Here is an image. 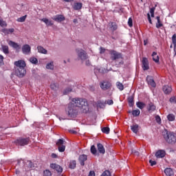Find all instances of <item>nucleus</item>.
Instances as JSON below:
<instances>
[{"label":"nucleus","mask_w":176,"mask_h":176,"mask_svg":"<svg viewBox=\"0 0 176 176\" xmlns=\"http://www.w3.org/2000/svg\"><path fill=\"white\" fill-rule=\"evenodd\" d=\"M109 53L111 56V60H112V61H115L116 66L118 68H120V67L124 64V60H123V54L122 53L113 50H109Z\"/></svg>","instance_id":"nucleus-2"},{"label":"nucleus","mask_w":176,"mask_h":176,"mask_svg":"<svg viewBox=\"0 0 176 176\" xmlns=\"http://www.w3.org/2000/svg\"><path fill=\"white\" fill-rule=\"evenodd\" d=\"M16 145H19L20 146H25V145H28L30 142H31V140L30 138H19L16 140H15Z\"/></svg>","instance_id":"nucleus-6"},{"label":"nucleus","mask_w":176,"mask_h":176,"mask_svg":"<svg viewBox=\"0 0 176 176\" xmlns=\"http://www.w3.org/2000/svg\"><path fill=\"white\" fill-rule=\"evenodd\" d=\"M79 108H80L83 113H87L89 112V103H87V100L79 98H73L65 109L67 116L73 118H76L79 112Z\"/></svg>","instance_id":"nucleus-1"},{"label":"nucleus","mask_w":176,"mask_h":176,"mask_svg":"<svg viewBox=\"0 0 176 176\" xmlns=\"http://www.w3.org/2000/svg\"><path fill=\"white\" fill-rule=\"evenodd\" d=\"M133 153H134V155H136V156H138L140 155V153L138 151H133Z\"/></svg>","instance_id":"nucleus-60"},{"label":"nucleus","mask_w":176,"mask_h":176,"mask_svg":"<svg viewBox=\"0 0 176 176\" xmlns=\"http://www.w3.org/2000/svg\"><path fill=\"white\" fill-rule=\"evenodd\" d=\"M155 120H156L157 123H158L159 124H160L162 123V118H160V116H155Z\"/></svg>","instance_id":"nucleus-45"},{"label":"nucleus","mask_w":176,"mask_h":176,"mask_svg":"<svg viewBox=\"0 0 176 176\" xmlns=\"http://www.w3.org/2000/svg\"><path fill=\"white\" fill-rule=\"evenodd\" d=\"M8 32H11V33L14 32V29H13V28L9 29Z\"/></svg>","instance_id":"nucleus-62"},{"label":"nucleus","mask_w":176,"mask_h":176,"mask_svg":"<svg viewBox=\"0 0 176 176\" xmlns=\"http://www.w3.org/2000/svg\"><path fill=\"white\" fill-rule=\"evenodd\" d=\"M131 130L133 131V133L137 134V133L140 131V126L137 124H133L131 126Z\"/></svg>","instance_id":"nucleus-18"},{"label":"nucleus","mask_w":176,"mask_h":176,"mask_svg":"<svg viewBox=\"0 0 176 176\" xmlns=\"http://www.w3.org/2000/svg\"><path fill=\"white\" fill-rule=\"evenodd\" d=\"M140 113H141V111H140V109H136V110L132 111L133 116H135V117L140 116Z\"/></svg>","instance_id":"nucleus-33"},{"label":"nucleus","mask_w":176,"mask_h":176,"mask_svg":"<svg viewBox=\"0 0 176 176\" xmlns=\"http://www.w3.org/2000/svg\"><path fill=\"white\" fill-rule=\"evenodd\" d=\"M170 102L173 103V104H176V97L175 96H172L170 99H169Z\"/></svg>","instance_id":"nucleus-46"},{"label":"nucleus","mask_w":176,"mask_h":176,"mask_svg":"<svg viewBox=\"0 0 176 176\" xmlns=\"http://www.w3.org/2000/svg\"><path fill=\"white\" fill-rule=\"evenodd\" d=\"M104 102H106V104H107L108 105H112L113 104V100H106Z\"/></svg>","instance_id":"nucleus-50"},{"label":"nucleus","mask_w":176,"mask_h":176,"mask_svg":"<svg viewBox=\"0 0 176 176\" xmlns=\"http://www.w3.org/2000/svg\"><path fill=\"white\" fill-rule=\"evenodd\" d=\"M64 142H65L64 141L63 139H59L56 142V145H57V146H61L64 145Z\"/></svg>","instance_id":"nucleus-36"},{"label":"nucleus","mask_w":176,"mask_h":176,"mask_svg":"<svg viewBox=\"0 0 176 176\" xmlns=\"http://www.w3.org/2000/svg\"><path fill=\"white\" fill-rule=\"evenodd\" d=\"M128 25L131 27L133 25V19L132 18H129V21H128Z\"/></svg>","instance_id":"nucleus-53"},{"label":"nucleus","mask_w":176,"mask_h":176,"mask_svg":"<svg viewBox=\"0 0 176 176\" xmlns=\"http://www.w3.org/2000/svg\"><path fill=\"white\" fill-rule=\"evenodd\" d=\"M172 42L174 45V47H176V34H173L172 36Z\"/></svg>","instance_id":"nucleus-43"},{"label":"nucleus","mask_w":176,"mask_h":176,"mask_svg":"<svg viewBox=\"0 0 176 176\" xmlns=\"http://www.w3.org/2000/svg\"><path fill=\"white\" fill-rule=\"evenodd\" d=\"M112 86V84L108 81H103L100 82V87L102 90H109L111 89V87Z\"/></svg>","instance_id":"nucleus-7"},{"label":"nucleus","mask_w":176,"mask_h":176,"mask_svg":"<svg viewBox=\"0 0 176 176\" xmlns=\"http://www.w3.org/2000/svg\"><path fill=\"white\" fill-rule=\"evenodd\" d=\"M156 6H157V5H155V7H153V8H150V13L151 14L155 13V10H156Z\"/></svg>","instance_id":"nucleus-49"},{"label":"nucleus","mask_w":176,"mask_h":176,"mask_svg":"<svg viewBox=\"0 0 176 176\" xmlns=\"http://www.w3.org/2000/svg\"><path fill=\"white\" fill-rule=\"evenodd\" d=\"M73 22L74 23V24H76L78 23V19H74L73 20Z\"/></svg>","instance_id":"nucleus-64"},{"label":"nucleus","mask_w":176,"mask_h":176,"mask_svg":"<svg viewBox=\"0 0 176 176\" xmlns=\"http://www.w3.org/2000/svg\"><path fill=\"white\" fill-rule=\"evenodd\" d=\"M41 21H43V23H45L46 24V25H47V27H52V25H54V23H53V22H52V21H49V19H47L46 18H43Z\"/></svg>","instance_id":"nucleus-23"},{"label":"nucleus","mask_w":176,"mask_h":176,"mask_svg":"<svg viewBox=\"0 0 176 176\" xmlns=\"http://www.w3.org/2000/svg\"><path fill=\"white\" fill-rule=\"evenodd\" d=\"M155 109H156V106H155V104L152 103V102H150L148 103V112H153Z\"/></svg>","instance_id":"nucleus-22"},{"label":"nucleus","mask_w":176,"mask_h":176,"mask_svg":"<svg viewBox=\"0 0 176 176\" xmlns=\"http://www.w3.org/2000/svg\"><path fill=\"white\" fill-rule=\"evenodd\" d=\"M147 18L150 24H152V19H151V14H149V13L147 14Z\"/></svg>","instance_id":"nucleus-55"},{"label":"nucleus","mask_w":176,"mask_h":176,"mask_svg":"<svg viewBox=\"0 0 176 176\" xmlns=\"http://www.w3.org/2000/svg\"><path fill=\"white\" fill-rule=\"evenodd\" d=\"M155 156L158 159H160L162 157H164V156H166V151H164L163 150H160V151L156 152Z\"/></svg>","instance_id":"nucleus-17"},{"label":"nucleus","mask_w":176,"mask_h":176,"mask_svg":"<svg viewBox=\"0 0 176 176\" xmlns=\"http://www.w3.org/2000/svg\"><path fill=\"white\" fill-rule=\"evenodd\" d=\"M28 167L30 168H34V167H35V166H34V163H32V162L29 161Z\"/></svg>","instance_id":"nucleus-52"},{"label":"nucleus","mask_w":176,"mask_h":176,"mask_svg":"<svg viewBox=\"0 0 176 176\" xmlns=\"http://www.w3.org/2000/svg\"><path fill=\"white\" fill-rule=\"evenodd\" d=\"M71 91H72V88L67 87L65 89L63 94H69V93H71Z\"/></svg>","instance_id":"nucleus-41"},{"label":"nucleus","mask_w":176,"mask_h":176,"mask_svg":"<svg viewBox=\"0 0 176 176\" xmlns=\"http://www.w3.org/2000/svg\"><path fill=\"white\" fill-rule=\"evenodd\" d=\"M87 160V155L82 154L79 156L78 161L80 162V166H85V162Z\"/></svg>","instance_id":"nucleus-14"},{"label":"nucleus","mask_w":176,"mask_h":176,"mask_svg":"<svg viewBox=\"0 0 176 176\" xmlns=\"http://www.w3.org/2000/svg\"><path fill=\"white\" fill-rule=\"evenodd\" d=\"M102 133L104 134H109V127H103L102 128Z\"/></svg>","instance_id":"nucleus-40"},{"label":"nucleus","mask_w":176,"mask_h":176,"mask_svg":"<svg viewBox=\"0 0 176 176\" xmlns=\"http://www.w3.org/2000/svg\"><path fill=\"white\" fill-rule=\"evenodd\" d=\"M100 54H104V53H105V48L100 47Z\"/></svg>","instance_id":"nucleus-54"},{"label":"nucleus","mask_w":176,"mask_h":176,"mask_svg":"<svg viewBox=\"0 0 176 176\" xmlns=\"http://www.w3.org/2000/svg\"><path fill=\"white\" fill-rule=\"evenodd\" d=\"M3 63V56L0 55V65Z\"/></svg>","instance_id":"nucleus-57"},{"label":"nucleus","mask_w":176,"mask_h":176,"mask_svg":"<svg viewBox=\"0 0 176 176\" xmlns=\"http://www.w3.org/2000/svg\"><path fill=\"white\" fill-rule=\"evenodd\" d=\"M50 88L52 89V90H58V84L55 83V82H52L50 85Z\"/></svg>","instance_id":"nucleus-32"},{"label":"nucleus","mask_w":176,"mask_h":176,"mask_svg":"<svg viewBox=\"0 0 176 176\" xmlns=\"http://www.w3.org/2000/svg\"><path fill=\"white\" fill-rule=\"evenodd\" d=\"M164 94H170L173 91V88L170 85H164L162 87Z\"/></svg>","instance_id":"nucleus-15"},{"label":"nucleus","mask_w":176,"mask_h":176,"mask_svg":"<svg viewBox=\"0 0 176 176\" xmlns=\"http://www.w3.org/2000/svg\"><path fill=\"white\" fill-rule=\"evenodd\" d=\"M109 26L111 31H116L118 30V25L115 22L110 23Z\"/></svg>","instance_id":"nucleus-24"},{"label":"nucleus","mask_w":176,"mask_h":176,"mask_svg":"<svg viewBox=\"0 0 176 176\" xmlns=\"http://www.w3.org/2000/svg\"><path fill=\"white\" fill-rule=\"evenodd\" d=\"M9 46H11V47H13V49H15L16 50H20L21 49V46L19 45L17 43H15L14 41H10L8 42Z\"/></svg>","instance_id":"nucleus-12"},{"label":"nucleus","mask_w":176,"mask_h":176,"mask_svg":"<svg viewBox=\"0 0 176 176\" xmlns=\"http://www.w3.org/2000/svg\"><path fill=\"white\" fill-rule=\"evenodd\" d=\"M128 102L129 107H133L134 105V97L133 96H129L128 98Z\"/></svg>","instance_id":"nucleus-25"},{"label":"nucleus","mask_w":176,"mask_h":176,"mask_svg":"<svg viewBox=\"0 0 176 176\" xmlns=\"http://www.w3.org/2000/svg\"><path fill=\"white\" fill-rule=\"evenodd\" d=\"M82 6H83V3L76 2L74 3L73 9L74 10H80Z\"/></svg>","instance_id":"nucleus-19"},{"label":"nucleus","mask_w":176,"mask_h":176,"mask_svg":"<svg viewBox=\"0 0 176 176\" xmlns=\"http://www.w3.org/2000/svg\"><path fill=\"white\" fill-rule=\"evenodd\" d=\"M88 176H96V173L94 170H91Z\"/></svg>","instance_id":"nucleus-56"},{"label":"nucleus","mask_w":176,"mask_h":176,"mask_svg":"<svg viewBox=\"0 0 176 176\" xmlns=\"http://www.w3.org/2000/svg\"><path fill=\"white\" fill-rule=\"evenodd\" d=\"M144 46H146V45H148V40L144 41Z\"/></svg>","instance_id":"nucleus-63"},{"label":"nucleus","mask_w":176,"mask_h":176,"mask_svg":"<svg viewBox=\"0 0 176 176\" xmlns=\"http://www.w3.org/2000/svg\"><path fill=\"white\" fill-rule=\"evenodd\" d=\"M51 156L53 159H57L58 157L56 153H52Z\"/></svg>","instance_id":"nucleus-58"},{"label":"nucleus","mask_w":176,"mask_h":176,"mask_svg":"<svg viewBox=\"0 0 176 176\" xmlns=\"http://www.w3.org/2000/svg\"><path fill=\"white\" fill-rule=\"evenodd\" d=\"M164 173L166 176H174V171H173V169H171V168H166L164 170Z\"/></svg>","instance_id":"nucleus-20"},{"label":"nucleus","mask_w":176,"mask_h":176,"mask_svg":"<svg viewBox=\"0 0 176 176\" xmlns=\"http://www.w3.org/2000/svg\"><path fill=\"white\" fill-rule=\"evenodd\" d=\"M1 49L5 54H9V47L8 45H2Z\"/></svg>","instance_id":"nucleus-29"},{"label":"nucleus","mask_w":176,"mask_h":176,"mask_svg":"<svg viewBox=\"0 0 176 176\" xmlns=\"http://www.w3.org/2000/svg\"><path fill=\"white\" fill-rule=\"evenodd\" d=\"M97 148L99 153H101L102 155L105 153V148H104V145H102V144L98 143L97 144Z\"/></svg>","instance_id":"nucleus-16"},{"label":"nucleus","mask_w":176,"mask_h":176,"mask_svg":"<svg viewBox=\"0 0 176 176\" xmlns=\"http://www.w3.org/2000/svg\"><path fill=\"white\" fill-rule=\"evenodd\" d=\"M25 19H27V15L19 18L17 21H19V23H24V21H25Z\"/></svg>","instance_id":"nucleus-39"},{"label":"nucleus","mask_w":176,"mask_h":176,"mask_svg":"<svg viewBox=\"0 0 176 176\" xmlns=\"http://www.w3.org/2000/svg\"><path fill=\"white\" fill-rule=\"evenodd\" d=\"M153 61H155V63H159L160 61V58H159V56H157L156 58L155 56H153Z\"/></svg>","instance_id":"nucleus-51"},{"label":"nucleus","mask_w":176,"mask_h":176,"mask_svg":"<svg viewBox=\"0 0 176 176\" xmlns=\"http://www.w3.org/2000/svg\"><path fill=\"white\" fill-rule=\"evenodd\" d=\"M105 105H107V102H102L100 100L98 102V106L99 108H105Z\"/></svg>","instance_id":"nucleus-34"},{"label":"nucleus","mask_w":176,"mask_h":176,"mask_svg":"<svg viewBox=\"0 0 176 176\" xmlns=\"http://www.w3.org/2000/svg\"><path fill=\"white\" fill-rule=\"evenodd\" d=\"M47 69H51L53 71L54 69V62H50L46 65Z\"/></svg>","instance_id":"nucleus-27"},{"label":"nucleus","mask_w":176,"mask_h":176,"mask_svg":"<svg viewBox=\"0 0 176 176\" xmlns=\"http://www.w3.org/2000/svg\"><path fill=\"white\" fill-rule=\"evenodd\" d=\"M85 65H87V67L90 66V65H91L90 60H86Z\"/></svg>","instance_id":"nucleus-59"},{"label":"nucleus","mask_w":176,"mask_h":176,"mask_svg":"<svg viewBox=\"0 0 176 176\" xmlns=\"http://www.w3.org/2000/svg\"><path fill=\"white\" fill-rule=\"evenodd\" d=\"M142 63L143 71H148V69H149V60H148V58L145 57L142 58Z\"/></svg>","instance_id":"nucleus-8"},{"label":"nucleus","mask_w":176,"mask_h":176,"mask_svg":"<svg viewBox=\"0 0 176 176\" xmlns=\"http://www.w3.org/2000/svg\"><path fill=\"white\" fill-rule=\"evenodd\" d=\"M167 119L169 122H174V120H175V116L173 113L168 114L167 116Z\"/></svg>","instance_id":"nucleus-31"},{"label":"nucleus","mask_w":176,"mask_h":176,"mask_svg":"<svg viewBox=\"0 0 176 176\" xmlns=\"http://www.w3.org/2000/svg\"><path fill=\"white\" fill-rule=\"evenodd\" d=\"M156 19L157 20V23H156V28H160V27H163V23L160 21V16H156Z\"/></svg>","instance_id":"nucleus-28"},{"label":"nucleus","mask_w":176,"mask_h":176,"mask_svg":"<svg viewBox=\"0 0 176 176\" xmlns=\"http://www.w3.org/2000/svg\"><path fill=\"white\" fill-rule=\"evenodd\" d=\"M14 65L16 76H18V78H24L27 74V70H25V61L23 60L15 61Z\"/></svg>","instance_id":"nucleus-3"},{"label":"nucleus","mask_w":176,"mask_h":176,"mask_svg":"<svg viewBox=\"0 0 176 176\" xmlns=\"http://www.w3.org/2000/svg\"><path fill=\"white\" fill-rule=\"evenodd\" d=\"M117 87H118V89H119V90H120L121 91L124 89V86L123 84L121 83L120 82H117Z\"/></svg>","instance_id":"nucleus-38"},{"label":"nucleus","mask_w":176,"mask_h":176,"mask_svg":"<svg viewBox=\"0 0 176 176\" xmlns=\"http://www.w3.org/2000/svg\"><path fill=\"white\" fill-rule=\"evenodd\" d=\"M148 163H150L151 166H156L157 164L156 161H153L152 160H149Z\"/></svg>","instance_id":"nucleus-48"},{"label":"nucleus","mask_w":176,"mask_h":176,"mask_svg":"<svg viewBox=\"0 0 176 176\" xmlns=\"http://www.w3.org/2000/svg\"><path fill=\"white\" fill-rule=\"evenodd\" d=\"M147 83L151 87H156V82H155V80L151 76H148L146 77Z\"/></svg>","instance_id":"nucleus-13"},{"label":"nucleus","mask_w":176,"mask_h":176,"mask_svg":"<svg viewBox=\"0 0 176 176\" xmlns=\"http://www.w3.org/2000/svg\"><path fill=\"white\" fill-rule=\"evenodd\" d=\"M76 53L77 54L78 60H80L81 61H86V60L89 59V55L87 54V52H86V51L82 48L76 49Z\"/></svg>","instance_id":"nucleus-5"},{"label":"nucleus","mask_w":176,"mask_h":176,"mask_svg":"<svg viewBox=\"0 0 176 176\" xmlns=\"http://www.w3.org/2000/svg\"><path fill=\"white\" fill-rule=\"evenodd\" d=\"M22 52L23 53V54H28L31 53V47L30 46V45H24L22 47Z\"/></svg>","instance_id":"nucleus-11"},{"label":"nucleus","mask_w":176,"mask_h":176,"mask_svg":"<svg viewBox=\"0 0 176 176\" xmlns=\"http://www.w3.org/2000/svg\"><path fill=\"white\" fill-rule=\"evenodd\" d=\"M100 176H111V172L109 170H104Z\"/></svg>","instance_id":"nucleus-42"},{"label":"nucleus","mask_w":176,"mask_h":176,"mask_svg":"<svg viewBox=\"0 0 176 176\" xmlns=\"http://www.w3.org/2000/svg\"><path fill=\"white\" fill-rule=\"evenodd\" d=\"M155 56H157V53L156 52H153L152 54V57H155Z\"/></svg>","instance_id":"nucleus-61"},{"label":"nucleus","mask_w":176,"mask_h":176,"mask_svg":"<svg viewBox=\"0 0 176 176\" xmlns=\"http://www.w3.org/2000/svg\"><path fill=\"white\" fill-rule=\"evenodd\" d=\"M69 168H72V170H74V168H76V160H72L70 161Z\"/></svg>","instance_id":"nucleus-26"},{"label":"nucleus","mask_w":176,"mask_h":176,"mask_svg":"<svg viewBox=\"0 0 176 176\" xmlns=\"http://www.w3.org/2000/svg\"><path fill=\"white\" fill-rule=\"evenodd\" d=\"M52 20L56 21V23H61V21H64L65 20V16L61 14H58L52 17Z\"/></svg>","instance_id":"nucleus-10"},{"label":"nucleus","mask_w":176,"mask_h":176,"mask_svg":"<svg viewBox=\"0 0 176 176\" xmlns=\"http://www.w3.org/2000/svg\"><path fill=\"white\" fill-rule=\"evenodd\" d=\"M44 175L45 176H52V172L49 170H44Z\"/></svg>","instance_id":"nucleus-47"},{"label":"nucleus","mask_w":176,"mask_h":176,"mask_svg":"<svg viewBox=\"0 0 176 176\" xmlns=\"http://www.w3.org/2000/svg\"><path fill=\"white\" fill-rule=\"evenodd\" d=\"M163 138L165 140L166 142L168 144H175L176 142V136L174 132L168 131L167 129H164L162 131Z\"/></svg>","instance_id":"nucleus-4"},{"label":"nucleus","mask_w":176,"mask_h":176,"mask_svg":"<svg viewBox=\"0 0 176 176\" xmlns=\"http://www.w3.org/2000/svg\"><path fill=\"white\" fill-rule=\"evenodd\" d=\"M136 105H137L138 108H140V109H144V107H146V104H145V103H144L142 102H138L136 103Z\"/></svg>","instance_id":"nucleus-30"},{"label":"nucleus","mask_w":176,"mask_h":176,"mask_svg":"<svg viewBox=\"0 0 176 176\" xmlns=\"http://www.w3.org/2000/svg\"><path fill=\"white\" fill-rule=\"evenodd\" d=\"M50 167L53 170H55L56 171H57L58 174H61V173H63V167H61V166L57 164H51Z\"/></svg>","instance_id":"nucleus-9"},{"label":"nucleus","mask_w":176,"mask_h":176,"mask_svg":"<svg viewBox=\"0 0 176 176\" xmlns=\"http://www.w3.org/2000/svg\"><path fill=\"white\" fill-rule=\"evenodd\" d=\"M30 63H32V64H38V58H35V57H31L30 58Z\"/></svg>","instance_id":"nucleus-37"},{"label":"nucleus","mask_w":176,"mask_h":176,"mask_svg":"<svg viewBox=\"0 0 176 176\" xmlns=\"http://www.w3.org/2000/svg\"><path fill=\"white\" fill-rule=\"evenodd\" d=\"M37 50L38 53H41L42 54H47V51L43 47L38 45L37 47Z\"/></svg>","instance_id":"nucleus-21"},{"label":"nucleus","mask_w":176,"mask_h":176,"mask_svg":"<svg viewBox=\"0 0 176 176\" xmlns=\"http://www.w3.org/2000/svg\"><path fill=\"white\" fill-rule=\"evenodd\" d=\"M59 152H64L65 151V145L58 146Z\"/></svg>","instance_id":"nucleus-44"},{"label":"nucleus","mask_w":176,"mask_h":176,"mask_svg":"<svg viewBox=\"0 0 176 176\" xmlns=\"http://www.w3.org/2000/svg\"><path fill=\"white\" fill-rule=\"evenodd\" d=\"M91 153L92 155H97V148H96V146L92 145L91 146Z\"/></svg>","instance_id":"nucleus-35"}]
</instances>
